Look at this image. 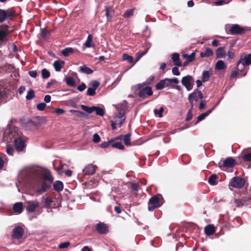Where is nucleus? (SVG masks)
<instances>
[{
    "instance_id": "obj_1",
    "label": "nucleus",
    "mask_w": 251,
    "mask_h": 251,
    "mask_svg": "<svg viewBox=\"0 0 251 251\" xmlns=\"http://www.w3.org/2000/svg\"><path fill=\"white\" fill-rule=\"evenodd\" d=\"M28 179L33 182L36 187L35 193L41 195L51 187L53 178L49 170L41 167H34L27 171Z\"/></svg>"
},
{
    "instance_id": "obj_2",
    "label": "nucleus",
    "mask_w": 251,
    "mask_h": 251,
    "mask_svg": "<svg viewBox=\"0 0 251 251\" xmlns=\"http://www.w3.org/2000/svg\"><path fill=\"white\" fill-rule=\"evenodd\" d=\"M22 135L18 128L14 126H8L3 134V140L7 142L15 140Z\"/></svg>"
},
{
    "instance_id": "obj_3",
    "label": "nucleus",
    "mask_w": 251,
    "mask_h": 251,
    "mask_svg": "<svg viewBox=\"0 0 251 251\" xmlns=\"http://www.w3.org/2000/svg\"><path fill=\"white\" fill-rule=\"evenodd\" d=\"M163 199L161 195H157L152 197L148 202V210L153 211L154 209L160 207L163 203Z\"/></svg>"
},
{
    "instance_id": "obj_4",
    "label": "nucleus",
    "mask_w": 251,
    "mask_h": 251,
    "mask_svg": "<svg viewBox=\"0 0 251 251\" xmlns=\"http://www.w3.org/2000/svg\"><path fill=\"white\" fill-rule=\"evenodd\" d=\"M251 64V53L249 54H243L241 55L239 60L237 62V67L238 70L242 71L244 70L245 66Z\"/></svg>"
},
{
    "instance_id": "obj_5",
    "label": "nucleus",
    "mask_w": 251,
    "mask_h": 251,
    "mask_svg": "<svg viewBox=\"0 0 251 251\" xmlns=\"http://www.w3.org/2000/svg\"><path fill=\"white\" fill-rule=\"evenodd\" d=\"M226 28L230 27L229 32L232 35L241 34L249 30L248 27H242L238 24L226 25Z\"/></svg>"
},
{
    "instance_id": "obj_6",
    "label": "nucleus",
    "mask_w": 251,
    "mask_h": 251,
    "mask_svg": "<svg viewBox=\"0 0 251 251\" xmlns=\"http://www.w3.org/2000/svg\"><path fill=\"white\" fill-rule=\"evenodd\" d=\"M15 15V11L12 8L6 10L0 9V23H2L7 19H11Z\"/></svg>"
},
{
    "instance_id": "obj_7",
    "label": "nucleus",
    "mask_w": 251,
    "mask_h": 251,
    "mask_svg": "<svg viewBox=\"0 0 251 251\" xmlns=\"http://www.w3.org/2000/svg\"><path fill=\"white\" fill-rule=\"evenodd\" d=\"M194 81V77L190 75H187L183 77L181 80L182 84L188 91L193 89Z\"/></svg>"
},
{
    "instance_id": "obj_8",
    "label": "nucleus",
    "mask_w": 251,
    "mask_h": 251,
    "mask_svg": "<svg viewBox=\"0 0 251 251\" xmlns=\"http://www.w3.org/2000/svg\"><path fill=\"white\" fill-rule=\"evenodd\" d=\"M25 141L26 138L22 135L21 137L15 139V140H14L15 150L18 152L24 151L26 147Z\"/></svg>"
},
{
    "instance_id": "obj_9",
    "label": "nucleus",
    "mask_w": 251,
    "mask_h": 251,
    "mask_svg": "<svg viewBox=\"0 0 251 251\" xmlns=\"http://www.w3.org/2000/svg\"><path fill=\"white\" fill-rule=\"evenodd\" d=\"M24 207L28 213H32L39 207V202L36 200L25 201L24 203Z\"/></svg>"
},
{
    "instance_id": "obj_10",
    "label": "nucleus",
    "mask_w": 251,
    "mask_h": 251,
    "mask_svg": "<svg viewBox=\"0 0 251 251\" xmlns=\"http://www.w3.org/2000/svg\"><path fill=\"white\" fill-rule=\"evenodd\" d=\"M245 181L244 179L239 177H234L232 178L230 185L234 188H241L244 186Z\"/></svg>"
},
{
    "instance_id": "obj_11",
    "label": "nucleus",
    "mask_w": 251,
    "mask_h": 251,
    "mask_svg": "<svg viewBox=\"0 0 251 251\" xmlns=\"http://www.w3.org/2000/svg\"><path fill=\"white\" fill-rule=\"evenodd\" d=\"M97 169L96 165L92 164L87 165L83 169V172L86 175L92 176L94 175Z\"/></svg>"
},
{
    "instance_id": "obj_12",
    "label": "nucleus",
    "mask_w": 251,
    "mask_h": 251,
    "mask_svg": "<svg viewBox=\"0 0 251 251\" xmlns=\"http://www.w3.org/2000/svg\"><path fill=\"white\" fill-rule=\"evenodd\" d=\"M97 231L101 234H105L108 232V226L103 223L100 222L96 226Z\"/></svg>"
},
{
    "instance_id": "obj_13",
    "label": "nucleus",
    "mask_w": 251,
    "mask_h": 251,
    "mask_svg": "<svg viewBox=\"0 0 251 251\" xmlns=\"http://www.w3.org/2000/svg\"><path fill=\"white\" fill-rule=\"evenodd\" d=\"M152 95V91L151 88L149 86H146L140 89L138 92V96L141 98H145Z\"/></svg>"
},
{
    "instance_id": "obj_14",
    "label": "nucleus",
    "mask_w": 251,
    "mask_h": 251,
    "mask_svg": "<svg viewBox=\"0 0 251 251\" xmlns=\"http://www.w3.org/2000/svg\"><path fill=\"white\" fill-rule=\"evenodd\" d=\"M24 232V229L22 227L17 226L13 230L12 236L17 239H20L23 236Z\"/></svg>"
},
{
    "instance_id": "obj_15",
    "label": "nucleus",
    "mask_w": 251,
    "mask_h": 251,
    "mask_svg": "<svg viewBox=\"0 0 251 251\" xmlns=\"http://www.w3.org/2000/svg\"><path fill=\"white\" fill-rule=\"evenodd\" d=\"M235 164V160L231 157H228L224 160L223 165L220 166V168L224 170L225 167H232Z\"/></svg>"
},
{
    "instance_id": "obj_16",
    "label": "nucleus",
    "mask_w": 251,
    "mask_h": 251,
    "mask_svg": "<svg viewBox=\"0 0 251 251\" xmlns=\"http://www.w3.org/2000/svg\"><path fill=\"white\" fill-rule=\"evenodd\" d=\"M242 158L246 162L251 161V148L244 150L242 153Z\"/></svg>"
},
{
    "instance_id": "obj_17",
    "label": "nucleus",
    "mask_w": 251,
    "mask_h": 251,
    "mask_svg": "<svg viewBox=\"0 0 251 251\" xmlns=\"http://www.w3.org/2000/svg\"><path fill=\"white\" fill-rule=\"evenodd\" d=\"M166 87H171L173 88L175 85L179 83L178 79L176 78H165Z\"/></svg>"
},
{
    "instance_id": "obj_18",
    "label": "nucleus",
    "mask_w": 251,
    "mask_h": 251,
    "mask_svg": "<svg viewBox=\"0 0 251 251\" xmlns=\"http://www.w3.org/2000/svg\"><path fill=\"white\" fill-rule=\"evenodd\" d=\"M212 75V72L211 70L203 71L202 73L201 81L205 82L209 80Z\"/></svg>"
},
{
    "instance_id": "obj_19",
    "label": "nucleus",
    "mask_w": 251,
    "mask_h": 251,
    "mask_svg": "<svg viewBox=\"0 0 251 251\" xmlns=\"http://www.w3.org/2000/svg\"><path fill=\"white\" fill-rule=\"evenodd\" d=\"M204 230V232L207 236H210L214 233L216 228L213 225H208L205 226Z\"/></svg>"
},
{
    "instance_id": "obj_20",
    "label": "nucleus",
    "mask_w": 251,
    "mask_h": 251,
    "mask_svg": "<svg viewBox=\"0 0 251 251\" xmlns=\"http://www.w3.org/2000/svg\"><path fill=\"white\" fill-rule=\"evenodd\" d=\"M78 51L72 48H66L62 50L61 53L64 56H68L70 54L75 53Z\"/></svg>"
},
{
    "instance_id": "obj_21",
    "label": "nucleus",
    "mask_w": 251,
    "mask_h": 251,
    "mask_svg": "<svg viewBox=\"0 0 251 251\" xmlns=\"http://www.w3.org/2000/svg\"><path fill=\"white\" fill-rule=\"evenodd\" d=\"M64 64L65 63L63 61L60 60L55 61L53 63V67L55 70L56 72L60 71L61 69L64 67Z\"/></svg>"
},
{
    "instance_id": "obj_22",
    "label": "nucleus",
    "mask_w": 251,
    "mask_h": 251,
    "mask_svg": "<svg viewBox=\"0 0 251 251\" xmlns=\"http://www.w3.org/2000/svg\"><path fill=\"white\" fill-rule=\"evenodd\" d=\"M172 59L174 62V65L176 66L180 67L182 65L180 59L179 55L177 53H175L172 55Z\"/></svg>"
},
{
    "instance_id": "obj_23",
    "label": "nucleus",
    "mask_w": 251,
    "mask_h": 251,
    "mask_svg": "<svg viewBox=\"0 0 251 251\" xmlns=\"http://www.w3.org/2000/svg\"><path fill=\"white\" fill-rule=\"evenodd\" d=\"M226 54L224 47H219L216 50V57L218 58H223Z\"/></svg>"
},
{
    "instance_id": "obj_24",
    "label": "nucleus",
    "mask_w": 251,
    "mask_h": 251,
    "mask_svg": "<svg viewBox=\"0 0 251 251\" xmlns=\"http://www.w3.org/2000/svg\"><path fill=\"white\" fill-rule=\"evenodd\" d=\"M53 187L56 191H61L63 189V183L61 181H56L53 184Z\"/></svg>"
},
{
    "instance_id": "obj_25",
    "label": "nucleus",
    "mask_w": 251,
    "mask_h": 251,
    "mask_svg": "<svg viewBox=\"0 0 251 251\" xmlns=\"http://www.w3.org/2000/svg\"><path fill=\"white\" fill-rule=\"evenodd\" d=\"M213 55V52L210 48H207L204 51H202L200 53V56L201 58L210 57Z\"/></svg>"
},
{
    "instance_id": "obj_26",
    "label": "nucleus",
    "mask_w": 251,
    "mask_h": 251,
    "mask_svg": "<svg viewBox=\"0 0 251 251\" xmlns=\"http://www.w3.org/2000/svg\"><path fill=\"white\" fill-rule=\"evenodd\" d=\"M213 108L208 110L205 113H203L200 114L197 118V121L195 123V124H197L199 122L203 120L206 117H207L210 113H211Z\"/></svg>"
},
{
    "instance_id": "obj_27",
    "label": "nucleus",
    "mask_w": 251,
    "mask_h": 251,
    "mask_svg": "<svg viewBox=\"0 0 251 251\" xmlns=\"http://www.w3.org/2000/svg\"><path fill=\"white\" fill-rule=\"evenodd\" d=\"M23 209V204L22 202L16 203L13 206V210L15 212L20 214L21 213Z\"/></svg>"
},
{
    "instance_id": "obj_28",
    "label": "nucleus",
    "mask_w": 251,
    "mask_h": 251,
    "mask_svg": "<svg viewBox=\"0 0 251 251\" xmlns=\"http://www.w3.org/2000/svg\"><path fill=\"white\" fill-rule=\"evenodd\" d=\"M79 71L81 73H84L87 75L91 74L93 73V71L90 68L85 65H83L79 67Z\"/></svg>"
},
{
    "instance_id": "obj_29",
    "label": "nucleus",
    "mask_w": 251,
    "mask_h": 251,
    "mask_svg": "<svg viewBox=\"0 0 251 251\" xmlns=\"http://www.w3.org/2000/svg\"><path fill=\"white\" fill-rule=\"evenodd\" d=\"M226 65L222 60H218L215 64V69L218 70H221L226 69Z\"/></svg>"
},
{
    "instance_id": "obj_30",
    "label": "nucleus",
    "mask_w": 251,
    "mask_h": 251,
    "mask_svg": "<svg viewBox=\"0 0 251 251\" xmlns=\"http://www.w3.org/2000/svg\"><path fill=\"white\" fill-rule=\"evenodd\" d=\"M95 46L93 42L92 36L91 34L88 35L87 40L85 43V46L86 48L94 47Z\"/></svg>"
},
{
    "instance_id": "obj_31",
    "label": "nucleus",
    "mask_w": 251,
    "mask_h": 251,
    "mask_svg": "<svg viewBox=\"0 0 251 251\" xmlns=\"http://www.w3.org/2000/svg\"><path fill=\"white\" fill-rule=\"evenodd\" d=\"M166 87L165 78L159 81L155 85L156 90H160Z\"/></svg>"
},
{
    "instance_id": "obj_32",
    "label": "nucleus",
    "mask_w": 251,
    "mask_h": 251,
    "mask_svg": "<svg viewBox=\"0 0 251 251\" xmlns=\"http://www.w3.org/2000/svg\"><path fill=\"white\" fill-rule=\"evenodd\" d=\"M195 55H196L195 52H193L190 55H188L187 54H182V57L184 58H186L187 60H188V61H189L190 62H192V61H194L195 60Z\"/></svg>"
},
{
    "instance_id": "obj_33",
    "label": "nucleus",
    "mask_w": 251,
    "mask_h": 251,
    "mask_svg": "<svg viewBox=\"0 0 251 251\" xmlns=\"http://www.w3.org/2000/svg\"><path fill=\"white\" fill-rule=\"evenodd\" d=\"M7 36V30L0 29V41H4Z\"/></svg>"
},
{
    "instance_id": "obj_34",
    "label": "nucleus",
    "mask_w": 251,
    "mask_h": 251,
    "mask_svg": "<svg viewBox=\"0 0 251 251\" xmlns=\"http://www.w3.org/2000/svg\"><path fill=\"white\" fill-rule=\"evenodd\" d=\"M217 176L215 174H213L210 176L208 178V182L211 185H215L216 184V180Z\"/></svg>"
},
{
    "instance_id": "obj_35",
    "label": "nucleus",
    "mask_w": 251,
    "mask_h": 251,
    "mask_svg": "<svg viewBox=\"0 0 251 251\" xmlns=\"http://www.w3.org/2000/svg\"><path fill=\"white\" fill-rule=\"evenodd\" d=\"M188 99H191L193 101H197L198 100L199 98L197 95V91H194L193 93L190 94L188 96Z\"/></svg>"
},
{
    "instance_id": "obj_36",
    "label": "nucleus",
    "mask_w": 251,
    "mask_h": 251,
    "mask_svg": "<svg viewBox=\"0 0 251 251\" xmlns=\"http://www.w3.org/2000/svg\"><path fill=\"white\" fill-rule=\"evenodd\" d=\"M94 111L96 112L97 115L102 116L104 114V110L102 108L97 106H94Z\"/></svg>"
},
{
    "instance_id": "obj_37",
    "label": "nucleus",
    "mask_w": 251,
    "mask_h": 251,
    "mask_svg": "<svg viewBox=\"0 0 251 251\" xmlns=\"http://www.w3.org/2000/svg\"><path fill=\"white\" fill-rule=\"evenodd\" d=\"M66 83L70 86H75V83L74 79L72 77H68L66 78Z\"/></svg>"
},
{
    "instance_id": "obj_38",
    "label": "nucleus",
    "mask_w": 251,
    "mask_h": 251,
    "mask_svg": "<svg viewBox=\"0 0 251 251\" xmlns=\"http://www.w3.org/2000/svg\"><path fill=\"white\" fill-rule=\"evenodd\" d=\"M81 107L83 110L85 111L88 113H91L92 112L94 111V106L89 107L85 105H81Z\"/></svg>"
},
{
    "instance_id": "obj_39",
    "label": "nucleus",
    "mask_w": 251,
    "mask_h": 251,
    "mask_svg": "<svg viewBox=\"0 0 251 251\" xmlns=\"http://www.w3.org/2000/svg\"><path fill=\"white\" fill-rule=\"evenodd\" d=\"M42 77L44 79H46L50 76V73L46 69H43L41 71Z\"/></svg>"
},
{
    "instance_id": "obj_40",
    "label": "nucleus",
    "mask_w": 251,
    "mask_h": 251,
    "mask_svg": "<svg viewBox=\"0 0 251 251\" xmlns=\"http://www.w3.org/2000/svg\"><path fill=\"white\" fill-rule=\"evenodd\" d=\"M123 60L124 61H127L128 62L130 63H132L133 62V59L132 57L128 55L126 53H124L123 54Z\"/></svg>"
},
{
    "instance_id": "obj_41",
    "label": "nucleus",
    "mask_w": 251,
    "mask_h": 251,
    "mask_svg": "<svg viewBox=\"0 0 251 251\" xmlns=\"http://www.w3.org/2000/svg\"><path fill=\"white\" fill-rule=\"evenodd\" d=\"M125 111L124 109H120L119 110L118 113L116 114L114 118H126L125 116Z\"/></svg>"
},
{
    "instance_id": "obj_42",
    "label": "nucleus",
    "mask_w": 251,
    "mask_h": 251,
    "mask_svg": "<svg viewBox=\"0 0 251 251\" xmlns=\"http://www.w3.org/2000/svg\"><path fill=\"white\" fill-rule=\"evenodd\" d=\"M35 97V93L33 90H30L27 92L26 96V100H30Z\"/></svg>"
},
{
    "instance_id": "obj_43",
    "label": "nucleus",
    "mask_w": 251,
    "mask_h": 251,
    "mask_svg": "<svg viewBox=\"0 0 251 251\" xmlns=\"http://www.w3.org/2000/svg\"><path fill=\"white\" fill-rule=\"evenodd\" d=\"M111 146L113 148H117L120 150H123L124 149V146L121 142H115L114 143H112Z\"/></svg>"
},
{
    "instance_id": "obj_44",
    "label": "nucleus",
    "mask_w": 251,
    "mask_h": 251,
    "mask_svg": "<svg viewBox=\"0 0 251 251\" xmlns=\"http://www.w3.org/2000/svg\"><path fill=\"white\" fill-rule=\"evenodd\" d=\"M123 140L126 145H130V134H126L123 137Z\"/></svg>"
},
{
    "instance_id": "obj_45",
    "label": "nucleus",
    "mask_w": 251,
    "mask_h": 251,
    "mask_svg": "<svg viewBox=\"0 0 251 251\" xmlns=\"http://www.w3.org/2000/svg\"><path fill=\"white\" fill-rule=\"evenodd\" d=\"M134 11L133 9H129L126 11L123 14V17L126 18H129L133 15Z\"/></svg>"
},
{
    "instance_id": "obj_46",
    "label": "nucleus",
    "mask_w": 251,
    "mask_h": 251,
    "mask_svg": "<svg viewBox=\"0 0 251 251\" xmlns=\"http://www.w3.org/2000/svg\"><path fill=\"white\" fill-rule=\"evenodd\" d=\"M148 49L146 50L145 51L141 52H138L137 54V59L135 61V62L133 63V65H134L143 56H144L145 54L147 53L148 52Z\"/></svg>"
},
{
    "instance_id": "obj_47",
    "label": "nucleus",
    "mask_w": 251,
    "mask_h": 251,
    "mask_svg": "<svg viewBox=\"0 0 251 251\" xmlns=\"http://www.w3.org/2000/svg\"><path fill=\"white\" fill-rule=\"evenodd\" d=\"M164 108L163 107H160L159 109H155L154 110V113L155 115H157L159 117H162V112H163Z\"/></svg>"
},
{
    "instance_id": "obj_48",
    "label": "nucleus",
    "mask_w": 251,
    "mask_h": 251,
    "mask_svg": "<svg viewBox=\"0 0 251 251\" xmlns=\"http://www.w3.org/2000/svg\"><path fill=\"white\" fill-rule=\"evenodd\" d=\"M245 201L241 199H236L234 201V203L237 207H241L244 205Z\"/></svg>"
},
{
    "instance_id": "obj_49",
    "label": "nucleus",
    "mask_w": 251,
    "mask_h": 251,
    "mask_svg": "<svg viewBox=\"0 0 251 251\" xmlns=\"http://www.w3.org/2000/svg\"><path fill=\"white\" fill-rule=\"evenodd\" d=\"M6 152L8 154L13 156L14 152V149L12 147L10 146H7L6 149Z\"/></svg>"
},
{
    "instance_id": "obj_50",
    "label": "nucleus",
    "mask_w": 251,
    "mask_h": 251,
    "mask_svg": "<svg viewBox=\"0 0 251 251\" xmlns=\"http://www.w3.org/2000/svg\"><path fill=\"white\" fill-rule=\"evenodd\" d=\"M114 140V139L111 140L110 141H107V142H104L100 144V147L102 148H106L109 147L110 145L111 146L112 142Z\"/></svg>"
},
{
    "instance_id": "obj_51",
    "label": "nucleus",
    "mask_w": 251,
    "mask_h": 251,
    "mask_svg": "<svg viewBox=\"0 0 251 251\" xmlns=\"http://www.w3.org/2000/svg\"><path fill=\"white\" fill-rule=\"evenodd\" d=\"M70 245L69 242H65L60 244L58 246L59 249H65L68 248Z\"/></svg>"
},
{
    "instance_id": "obj_52",
    "label": "nucleus",
    "mask_w": 251,
    "mask_h": 251,
    "mask_svg": "<svg viewBox=\"0 0 251 251\" xmlns=\"http://www.w3.org/2000/svg\"><path fill=\"white\" fill-rule=\"evenodd\" d=\"M115 122L119 126H121L122 125L123 122L125 120L126 118H123L122 119L121 118H115Z\"/></svg>"
},
{
    "instance_id": "obj_53",
    "label": "nucleus",
    "mask_w": 251,
    "mask_h": 251,
    "mask_svg": "<svg viewBox=\"0 0 251 251\" xmlns=\"http://www.w3.org/2000/svg\"><path fill=\"white\" fill-rule=\"evenodd\" d=\"M46 106V104L45 103L42 102L40 103L37 105V108L39 111H43L45 109V108Z\"/></svg>"
},
{
    "instance_id": "obj_54",
    "label": "nucleus",
    "mask_w": 251,
    "mask_h": 251,
    "mask_svg": "<svg viewBox=\"0 0 251 251\" xmlns=\"http://www.w3.org/2000/svg\"><path fill=\"white\" fill-rule=\"evenodd\" d=\"M100 140V136L97 133H95L93 135V141L95 143H99Z\"/></svg>"
},
{
    "instance_id": "obj_55",
    "label": "nucleus",
    "mask_w": 251,
    "mask_h": 251,
    "mask_svg": "<svg viewBox=\"0 0 251 251\" xmlns=\"http://www.w3.org/2000/svg\"><path fill=\"white\" fill-rule=\"evenodd\" d=\"M95 91H96V90L89 87L87 89V95L88 96H93L95 95V94H96Z\"/></svg>"
},
{
    "instance_id": "obj_56",
    "label": "nucleus",
    "mask_w": 251,
    "mask_h": 251,
    "mask_svg": "<svg viewBox=\"0 0 251 251\" xmlns=\"http://www.w3.org/2000/svg\"><path fill=\"white\" fill-rule=\"evenodd\" d=\"M172 73L175 75H179L180 73L177 67H174L172 69Z\"/></svg>"
},
{
    "instance_id": "obj_57",
    "label": "nucleus",
    "mask_w": 251,
    "mask_h": 251,
    "mask_svg": "<svg viewBox=\"0 0 251 251\" xmlns=\"http://www.w3.org/2000/svg\"><path fill=\"white\" fill-rule=\"evenodd\" d=\"M99 85H100V83L97 81H95L92 82V83L91 84V87H90V88L96 90L98 88Z\"/></svg>"
},
{
    "instance_id": "obj_58",
    "label": "nucleus",
    "mask_w": 251,
    "mask_h": 251,
    "mask_svg": "<svg viewBox=\"0 0 251 251\" xmlns=\"http://www.w3.org/2000/svg\"><path fill=\"white\" fill-rule=\"evenodd\" d=\"M86 87V85L85 84V83H82L81 84H80L79 85H78L77 86V89L79 91L82 92L83 91H84L85 90Z\"/></svg>"
},
{
    "instance_id": "obj_59",
    "label": "nucleus",
    "mask_w": 251,
    "mask_h": 251,
    "mask_svg": "<svg viewBox=\"0 0 251 251\" xmlns=\"http://www.w3.org/2000/svg\"><path fill=\"white\" fill-rule=\"evenodd\" d=\"M193 117V114H192V110H189L188 111L187 117L186 118V121H188L192 119Z\"/></svg>"
},
{
    "instance_id": "obj_60",
    "label": "nucleus",
    "mask_w": 251,
    "mask_h": 251,
    "mask_svg": "<svg viewBox=\"0 0 251 251\" xmlns=\"http://www.w3.org/2000/svg\"><path fill=\"white\" fill-rule=\"evenodd\" d=\"M131 188L133 191H138V190L139 189V187L137 184L132 183H131Z\"/></svg>"
},
{
    "instance_id": "obj_61",
    "label": "nucleus",
    "mask_w": 251,
    "mask_h": 251,
    "mask_svg": "<svg viewBox=\"0 0 251 251\" xmlns=\"http://www.w3.org/2000/svg\"><path fill=\"white\" fill-rule=\"evenodd\" d=\"M29 75L33 78H35L37 75V72L36 71H30L28 72Z\"/></svg>"
},
{
    "instance_id": "obj_62",
    "label": "nucleus",
    "mask_w": 251,
    "mask_h": 251,
    "mask_svg": "<svg viewBox=\"0 0 251 251\" xmlns=\"http://www.w3.org/2000/svg\"><path fill=\"white\" fill-rule=\"evenodd\" d=\"M45 202L47 206H50L52 201L50 198L48 197L45 199Z\"/></svg>"
},
{
    "instance_id": "obj_63",
    "label": "nucleus",
    "mask_w": 251,
    "mask_h": 251,
    "mask_svg": "<svg viewBox=\"0 0 251 251\" xmlns=\"http://www.w3.org/2000/svg\"><path fill=\"white\" fill-rule=\"evenodd\" d=\"M227 59L229 60V59H232L233 58V57L234 56V52H232V51H229L227 52Z\"/></svg>"
},
{
    "instance_id": "obj_64",
    "label": "nucleus",
    "mask_w": 251,
    "mask_h": 251,
    "mask_svg": "<svg viewBox=\"0 0 251 251\" xmlns=\"http://www.w3.org/2000/svg\"><path fill=\"white\" fill-rule=\"evenodd\" d=\"M54 112L57 114H62L65 112V111L62 108H57L55 109Z\"/></svg>"
}]
</instances>
